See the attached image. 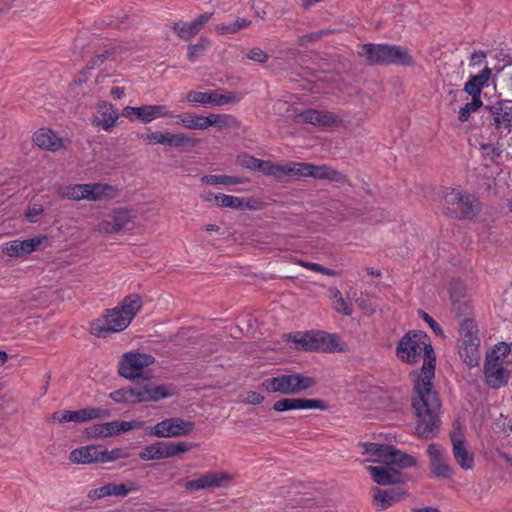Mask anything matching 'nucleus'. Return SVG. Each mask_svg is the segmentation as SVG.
Instances as JSON below:
<instances>
[{
    "label": "nucleus",
    "instance_id": "nucleus-1",
    "mask_svg": "<svg viewBox=\"0 0 512 512\" xmlns=\"http://www.w3.org/2000/svg\"><path fill=\"white\" fill-rule=\"evenodd\" d=\"M396 356L402 362L414 364L423 358L421 374L414 384L412 407L417 417L415 431L418 437L430 439L438 429L437 413L440 399L433 389L434 352L426 334L417 331L406 333L396 347Z\"/></svg>",
    "mask_w": 512,
    "mask_h": 512
},
{
    "label": "nucleus",
    "instance_id": "nucleus-2",
    "mask_svg": "<svg viewBox=\"0 0 512 512\" xmlns=\"http://www.w3.org/2000/svg\"><path fill=\"white\" fill-rule=\"evenodd\" d=\"M362 454L367 455L366 461L383 464L384 466H367L366 470L372 480L382 486L403 484L408 476L402 470L417 469L420 467L418 459L403 450L389 444L373 442L359 443Z\"/></svg>",
    "mask_w": 512,
    "mask_h": 512
},
{
    "label": "nucleus",
    "instance_id": "nucleus-3",
    "mask_svg": "<svg viewBox=\"0 0 512 512\" xmlns=\"http://www.w3.org/2000/svg\"><path fill=\"white\" fill-rule=\"evenodd\" d=\"M142 307L141 297L137 294L126 296L121 303L106 314L94 321L91 331L96 336L106 333H116L125 330Z\"/></svg>",
    "mask_w": 512,
    "mask_h": 512
},
{
    "label": "nucleus",
    "instance_id": "nucleus-4",
    "mask_svg": "<svg viewBox=\"0 0 512 512\" xmlns=\"http://www.w3.org/2000/svg\"><path fill=\"white\" fill-rule=\"evenodd\" d=\"M511 365V346L506 342L496 344L486 356L484 367L486 383L494 389L504 386L508 381Z\"/></svg>",
    "mask_w": 512,
    "mask_h": 512
},
{
    "label": "nucleus",
    "instance_id": "nucleus-5",
    "mask_svg": "<svg viewBox=\"0 0 512 512\" xmlns=\"http://www.w3.org/2000/svg\"><path fill=\"white\" fill-rule=\"evenodd\" d=\"M458 353L469 367H475L480 361V337L478 325L472 318H466L460 323L458 338Z\"/></svg>",
    "mask_w": 512,
    "mask_h": 512
},
{
    "label": "nucleus",
    "instance_id": "nucleus-6",
    "mask_svg": "<svg viewBox=\"0 0 512 512\" xmlns=\"http://www.w3.org/2000/svg\"><path fill=\"white\" fill-rule=\"evenodd\" d=\"M60 194L74 201H104L117 197L118 188L107 183L73 184L61 188Z\"/></svg>",
    "mask_w": 512,
    "mask_h": 512
},
{
    "label": "nucleus",
    "instance_id": "nucleus-7",
    "mask_svg": "<svg viewBox=\"0 0 512 512\" xmlns=\"http://www.w3.org/2000/svg\"><path fill=\"white\" fill-rule=\"evenodd\" d=\"M443 199L447 212L455 218L472 219L481 210L479 199L462 190L448 188Z\"/></svg>",
    "mask_w": 512,
    "mask_h": 512
},
{
    "label": "nucleus",
    "instance_id": "nucleus-8",
    "mask_svg": "<svg viewBox=\"0 0 512 512\" xmlns=\"http://www.w3.org/2000/svg\"><path fill=\"white\" fill-rule=\"evenodd\" d=\"M287 337L289 341L296 345V348H302L306 351L341 352L344 350V344L334 334L296 332L289 334Z\"/></svg>",
    "mask_w": 512,
    "mask_h": 512
},
{
    "label": "nucleus",
    "instance_id": "nucleus-9",
    "mask_svg": "<svg viewBox=\"0 0 512 512\" xmlns=\"http://www.w3.org/2000/svg\"><path fill=\"white\" fill-rule=\"evenodd\" d=\"M315 384L313 377L294 373L265 379L262 387L268 392L294 395L312 388Z\"/></svg>",
    "mask_w": 512,
    "mask_h": 512
},
{
    "label": "nucleus",
    "instance_id": "nucleus-10",
    "mask_svg": "<svg viewBox=\"0 0 512 512\" xmlns=\"http://www.w3.org/2000/svg\"><path fill=\"white\" fill-rule=\"evenodd\" d=\"M155 363V358L149 353L139 350L125 352L118 363V374L128 380H135L145 374L147 368Z\"/></svg>",
    "mask_w": 512,
    "mask_h": 512
},
{
    "label": "nucleus",
    "instance_id": "nucleus-11",
    "mask_svg": "<svg viewBox=\"0 0 512 512\" xmlns=\"http://www.w3.org/2000/svg\"><path fill=\"white\" fill-rule=\"evenodd\" d=\"M486 121L492 132L499 137H506L512 131V105L508 101H497L485 107Z\"/></svg>",
    "mask_w": 512,
    "mask_h": 512
},
{
    "label": "nucleus",
    "instance_id": "nucleus-12",
    "mask_svg": "<svg viewBox=\"0 0 512 512\" xmlns=\"http://www.w3.org/2000/svg\"><path fill=\"white\" fill-rule=\"evenodd\" d=\"M195 428L192 421L180 417H171L164 419L154 425L149 435L157 438H176L189 435Z\"/></svg>",
    "mask_w": 512,
    "mask_h": 512
},
{
    "label": "nucleus",
    "instance_id": "nucleus-13",
    "mask_svg": "<svg viewBox=\"0 0 512 512\" xmlns=\"http://www.w3.org/2000/svg\"><path fill=\"white\" fill-rule=\"evenodd\" d=\"M136 214L133 210L127 208H118L100 221L95 230L103 234H113L122 231L134 222Z\"/></svg>",
    "mask_w": 512,
    "mask_h": 512
},
{
    "label": "nucleus",
    "instance_id": "nucleus-14",
    "mask_svg": "<svg viewBox=\"0 0 512 512\" xmlns=\"http://www.w3.org/2000/svg\"><path fill=\"white\" fill-rule=\"evenodd\" d=\"M110 416L108 409L88 407L76 411L60 410L52 414L53 421L58 423L77 422L84 423L95 419H105Z\"/></svg>",
    "mask_w": 512,
    "mask_h": 512
},
{
    "label": "nucleus",
    "instance_id": "nucleus-15",
    "mask_svg": "<svg viewBox=\"0 0 512 512\" xmlns=\"http://www.w3.org/2000/svg\"><path fill=\"white\" fill-rule=\"evenodd\" d=\"M296 176L329 180L336 183H344L346 181V176L343 173L327 165H314L305 162H297Z\"/></svg>",
    "mask_w": 512,
    "mask_h": 512
},
{
    "label": "nucleus",
    "instance_id": "nucleus-16",
    "mask_svg": "<svg viewBox=\"0 0 512 512\" xmlns=\"http://www.w3.org/2000/svg\"><path fill=\"white\" fill-rule=\"evenodd\" d=\"M426 453L429 458V468L433 477L448 479L452 476L453 469L448 462L442 446L431 443L428 445Z\"/></svg>",
    "mask_w": 512,
    "mask_h": 512
},
{
    "label": "nucleus",
    "instance_id": "nucleus-17",
    "mask_svg": "<svg viewBox=\"0 0 512 512\" xmlns=\"http://www.w3.org/2000/svg\"><path fill=\"white\" fill-rule=\"evenodd\" d=\"M186 99L189 102L200 105H217L222 106L226 104H235L238 103L242 99V95L229 92L227 94H220L217 91L211 92H200V91H190Z\"/></svg>",
    "mask_w": 512,
    "mask_h": 512
},
{
    "label": "nucleus",
    "instance_id": "nucleus-18",
    "mask_svg": "<svg viewBox=\"0 0 512 512\" xmlns=\"http://www.w3.org/2000/svg\"><path fill=\"white\" fill-rule=\"evenodd\" d=\"M294 121L298 123H309L323 128L338 126L341 119L332 112L307 109L296 113Z\"/></svg>",
    "mask_w": 512,
    "mask_h": 512
},
{
    "label": "nucleus",
    "instance_id": "nucleus-19",
    "mask_svg": "<svg viewBox=\"0 0 512 512\" xmlns=\"http://www.w3.org/2000/svg\"><path fill=\"white\" fill-rule=\"evenodd\" d=\"M47 239V236L44 235L26 240L9 241L1 246V251L9 257H23L36 251L47 242Z\"/></svg>",
    "mask_w": 512,
    "mask_h": 512
},
{
    "label": "nucleus",
    "instance_id": "nucleus-20",
    "mask_svg": "<svg viewBox=\"0 0 512 512\" xmlns=\"http://www.w3.org/2000/svg\"><path fill=\"white\" fill-rule=\"evenodd\" d=\"M139 490V485L133 481L126 483H108L101 487L92 489L89 492V498L101 499L108 496L125 497L129 493L136 492Z\"/></svg>",
    "mask_w": 512,
    "mask_h": 512
},
{
    "label": "nucleus",
    "instance_id": "nucleus-21",
    "mask_svg": "<svg viewBox=\"0 0 512 512\" xmlns=\"http://www.w3.org/2000/svg\"><path fill=\"white\" fill-rule=\"evenodd\" d=\"M97 115L93 117V126L100 127L104 131H110L116 124L119 114L114 106L106 101H100L96 105Z\"/></svg>",
    "mask_w": 512,
    "mask_h": 512
},
{
    "label": "nucleus",
    "instance_id": "nucleus-22",
    "mask_svg": "<svg viewBox=\"0 0 512 512\" xmlns=\"http://www.w3.org/2000/svg\"><path fill=\"white\" fill-rule=\"evenodd\" d=\"M230 481V476L224 472H209L201 475L195 480L185 483L187 490L195 491L207 488H215L225 486Z\"/></svg>",
    "mask_w": 512,
    "mask_h": 512
},
{
    "label": "nucleus",
    "instance_id": "nucleus-23",
    "mask_svg": "<svg viewBox=\"0 0 512 512\" xmlns=\"http://www.w3.org/2000/svg\"><path fill=\"white\" fill-rule=\"evenodd\" d=\"M102 444H91L73 449L69 453V460L75 464L102 463Z\"/></svg>",
    "mask_w": 512,
    "mask_h": 512
},
{
    "label": "nucleus",
    "instance_id": "nucleus-24",
    "mask_svg": "<svg viewBox=\"0 0 512 512\" xmlns=\"http://www.w3.org/2000/svg\"><path fill=\"white\" fill-rule=\"evenodd\" d=\"M371 492L373 494V503L378 511H383L391 507L406 496V492L400 488L383 490L378 487H373Z\"/></svg>",
    "mask_w": 512,
    "mask_h": 512
},
{
    "label": "nucleus",
    "instance_id": "nucleus-25",
    "mask_svg": "<svg viewBox=\"0 0 512 512\" xmlns=\"http://www.w3.org/2000/svg\"><path fill=\"white\" fill-rule=\"evenodd\" d=\"M325 407L326 406L322 400L302 398H284L276 401L273 405V409L277 412L302 409L323 410Z\"/></svg>",
    "mask_w": 512,
    "mask_h": 512
},
{
    "label": "nucleus",
    "instance_id": "nucleus-26",
    "mask_svg": "<svg viewBox=\"0 0 512 512\" xmlns=\"http://www.w3.org/2000/svg\"><path fill=\"white\" fill-rule=\"evenodd\" d=\"M388 44H362L358 54L366 58L369 65H388Z\"/></svg>",
    "mask_w": 512,
    "mask_h": 512
},
{
    "label": "nucleus",
    "instance_id": "nucleus-27",
    "mask_svg": "<svg viewBox=\"0 0 512 512\" xmlns=\"http://www.w3.org/2000/svg\"><path fill=\"white\" fill-rule=\"evenodd\" d=\"M216 206L236 210H258L261 208V202L251 198L245 199L219 193V196L216 197Z\"/></svg>",
    "mask_w": 512,
    "mask_h": 512
},
{
    "label": "nucleus",
    "instance_id": "nucleus-28",
    "mask_svg": "<svg viewBox=\"0 0 512 512\" xmlns=\"http://www.w3.org/2000/svg\"><path fill=\"white\" fill-rule=\"evenodd\" d=\"M136 404L155 402L170 396L164 386L147 383L135 386Z\"/></svg>",
    "mask_w": 512,
    "mask_h": 512
},
{
    "label": "nucleus",
    "instance_id": "nucleus-29",
    "mask_svg": "<svg viewBox=\"0 0 512 512\" xmlns=\"http://www.w3.org/2000/svg\"><path fill=\"white\" fill-rule=\"evenodd\" d=\"M34 143L43 149L55 152L63 147L62 138L58 137L52 130L41 128L33 135Z\"/></svg>",
    "mask_w": 512,
    "mask_h": 512
},
{
    "label": "nucleus",
    "instance_id": "nucleus-30",
    "mask_svg": "<svg viewBox=\"0 0 512 512\" xmlns=\"http://www.w3.org/2000/svg\"><path fill=\"white\" fill-rule=\"evenodd\" d=\"M211 16L212 13H204L189 23H175L174 30L181 39L188 40L202 29Z\"/></svg>",
    "mask_w": 512,
    "mask_h": 512
},
{
    "label": "nucleus",
    "instance_id": "nucleus-31",
    "mask_svg": "<svg viewBox=\"0 0 512 512\" xmlns=\"http://www.w3.org/2000/svg\"><path fill=\"white\" fill-rule=\"evenodd\" d=\"M297 162H287L286 164L275 163L272 161H263L261 172L266 176H272L281 179L284 175L296 176Z\"/></svg>",
    "mask_w": 512,
    "mask_h": 512
},
{
    "label": "nucleus",
    "instance_id": "nucleus-32",
    "mask_svg": "<svg viewBox=\"0 0 512 512\" xmlns=\"http://www.w3.org/2000/svg\"><path fill=\"white\" fill-rule=\"evenodd\" d=\"M452 453L457 464L464 470H470L474 466V456L464 442L452 437Z\"/></svg>",
    "mask_w": 512,
    "mask_h": 512
},
{
    "label": "nucleus",
    "instance_id": "nucleus-33",
    "mask_svg": "<svg viewBox=\"0 0 512 512\" xmlns=\"http://www.w3.org/2000/svg\"><path fill=\"white\" fill-rule=\"evenodd\" d=\"M140 121L142 123H150L158 118L162 117H173L174 114L170 111L167 106L155 104V105H143L141 106Z\"/></svg>",
    "mask_w": 512,
    "mask_h": 512
},
{
    "label": "nucleus",
    "instance_id": "nucleus-34",
    "mask_svg": "<svg viewBox=\"0 0 512 512\" xmlns=\"http://www.w3.org/2000/svg\"><path fill=\"white\" fill-rule=\"evenodd\" d=\"M160 447V456L161 459L172 458L179 454L186 453L190 451L194 444L181 441V442H168V441H159Z\"/></svg>",
    "mask_w": 512,
    "mask_h": 512
},
{
    "label": "nucleus",
    "instance_id": "nucleus-35",
    "mask_svg": "<svg viewBox=\"0 0 512 512\" xmlns=\"http://www.w3.org/2000/svg\"><path fill=\"white\" fill-rule=\"evenodd\" d=\"M178 125L190 130H206L208 129V116H199L192 113H183L177 115Z\"/></svg>",
    "mask_w": 512,
    "mask_h": 512
},
{
    "label": "nucleus",
    "instance_id": "nucleus-36",
    "mask_svg": "<svg viewBox=\"0 0 512 512\" xmlns=\"http://www.w3.org/2000/svg\"><path fill=\"white\" fill-rule=\"evenodd\" d=\"M388 50V65L409 66L413 64V57L406 48L388 45Z\"/></svg>",
    "mask_w": 512,
    "mask_h": 512
},
{
    "label": "nucleus",
    "instance_id": "nucleus-37",
    "mask_svg": "<svg viewBox=\"0 0 512 512\" xmlns=\"http://www.w3.org/2000/svg\"><path fill=\"white\" fill-rule=\"evenodd\" d=\"M85 435L89 439H106L115 436L113 421L92 424L85 428Z\"/></svg>",
    "mask_w": 512,
    "mask_h": 512
},
{
    "label": "nucleus",
    "instance_id": "nucleus-38",
    "mask_svg": "<svg viewBox=\"0 0 512 512\" xmlns=\"http://www.w3.org/2000/svg\"><path fill=\"white\" fill-rule=\"evenodd\" d=\"M330 295L332 299V308L334 311L344 316H350L352 314L353 308L351 301L346 300L339 289H330Z\"/></svg>",
    "mask_w": 512,
    "mask_h": 512
},
{
    "label": "nucleus",
    "instance_id": "nucleus-39",
    "mask_svg": "<svg viewBox=\"0 0 512 512\" xmlns=\"http://www.w3.org/2000/svg\"><path fill=\"white\" fill-rule=\"evenodd\" d=\"M201 181L207 185L230 186L245 183L247 180L237 176L210 174L204 175Z\"/></svg>",
    "mask_w": 512,
    "mask_h": 512
},
{
    "label": "nucleus",
    "instance_id": "nucleus-40",
    "mask_svg": "<svg viewBox=\"0 0 512 512\" xmlns=\"http://www.w3.org/2000/svg\"><path fill=\"white\" fill-rule=\"evenodd\" d=\"M239 126L237 119L229 114H209L208 128L216 127L218 129L236 128Z\"/></svg>",
    "mask_w": 512,
    "mask_h": 512
},
{
    "label": "nucleus",
    "instance_id": "nucleus-41",
    "mask_svg": "<svg viewBox=\"0 0 512 512\" xmlns=\"http://www.w3.org/2000/svg\"><path fill=\"white\" fill-rule=\"evenodd\" d=\"M109 397L115 403L136 404L135 386L115 390L109 394Z\"/></svg>",
    "mask_w": 512,
    "mask_h": 512
},
{
    "label": "nucleus",
    "instance_id": "nucleus-42",
    "mask_svg": "<svg viewBox=\"0 0 512 512\" xmlns=\"http://www.w3.org/2000/svg\"><path fill=\"white\" fill-rule=\"evenodd\" d=\"M261 159L255 158L249 154H240L237 156L236 162L239 166L249 169L251 171H260L263 165Z\"/></svg>",
    "mask_w": 512,
    "mask_h": 512
},
{
    "label": "nucleus",
    "instance_id": "nucleus-43",
    "mask_svg": "<svg viewBox=\"0 0 512 512\" xmlns=\"http://www.w3.org/2000/svg\"><path fill=\"white\" fill-rule=\"evenodd\" d=\"M481 152L485 159L494 162L502 156L503 147L499 143L481 144Z\"/></svg>",
    "mask_w": 512,
    "mask_h": 512
},
{
    "label": "nucleus",
    "instance_id": "nucleus-44",
    "mask_svg": "<svg viewBox=\"0 0 512 512\" xmlns=\"http://www.w3.org/2000/svg\"><path fill=\"white\" fill-rule=\"evenodd\" d=\"M483 102L481 99H471L470 102H467L463 107L460 108L458 112V119L460 122H466L469 120L472 113L476 112L481 106Z\"/></svg>",
    "mask_w": 512,
    "mask_h": 512
},
{
    "label": "nucleus",
    "instance_id": "nucleus-45",
    "mask_svg": "<svg viewBox=\"0 0 512 512\" xmlns=\"http://www.w3.org/2000/svg\"><path fill=\"white\" fill-rule=\"evenodd\" d=\"M129 457V453L122 448L108 450L104 445L102 448V463L114 462Z\"/></svg>",
    "mask_w": 512,
    "mask_h": 512
},
{
    "label": "nucleus",
    "instance_id": "nucleus-46",
    "mask_svg": "<svg viewBox=\"0 0 512 512\" xmlns=\"http://www.w3.org/2000/svg\"><path fill=\"white\" fill-rule=\"evenodd\" d=\"M115 436L131 430L140 429L143 427L144 422L139 420L132 421H113Z\"/></svg>",
    "mask_w": 512,
    "mask_h": 512
},
{
    "label": "nucleus",
    "instance_id": "nucleus-47",
    "mask_svg": "<svg viewBox=\"0 0 512 512\" xmlns=\"http://www.w3.org/2000/svg\"><path fill=\"white\" fill-rule=\"evenodd\" d=\"M295 263L301 267H304L306 269H309V270L317 272V273H321L326 276H331V277L337 276V272L335 270L325 268L318 263H312V262L304 261L301 259L295 260Z\"/></svg>",
    "mask_w": 512,
    "mask_h": 512
},
{
    "label": "nucleus",
    "instance_id": "nucleus-48",
    "mask_svg": "<svg viewBox=\"0 0 512 512\" xmlns=\"http://www.w3.org/2000/svg\"><path fill=\"white\" fill-rule=\"evenodd\" d=\"M195 142L185 133L168 132L167 145L172 147H181L184 145H193Z\"/></svg>",
    "mask_w": 512,
    "mask_h": 512
},
{
    "label": "nucleus",
    "instance_id": "nucleus-49",
    "mask_svg": "<svg viewBox=\"0 0 512 512\" xmlns=\"http://www.w3.org/2000/svg\"><path fill=\"white\" fill-rule=\"evenodd\" d=\"M139 457L144 461L161 460L159 441L145 446L140 451Z\"/></svg>",
    "mask_w": 512,
    "mask_h": 512
},
{
    "label": "nucleus",
    "instance_id": "nucleus-50",
    "mask_svg": "<svg viewBox=\"0 0 512 512\" xmlns=\"http://www.w3.org/2000/svg\"><path fill=\"white\" fill-rule=\"evenodd\" d=\"M209 40L201 38L197 44L190 45L188 48V58L193 61L200 53H202L208 46Z\"/></svg>",
    "mask_w": 512,
    "mask_h": 512
},
{
    "label": "nucleus",
    "instance_id": "nucleus-51",
    "mask_svg": "<svg viewBox=\"0 0 512 512\" xmlns=\"http://www.w3.org/2000/svg\"><path fill=\"white\" fill-rule=\"evenodd\" d=\"M144 139H145L149 144H162V145H167L168 132H160V131L150 132V133H147V134L144 136Z\"/></svg>",
    "mask_w": 512,
    "mask_h": 512
},
{
    "label": "nucleus",
    "instance_id": "nucleus-52",
    "mask_svg": "<svg viewBox=\"0 0 512 512\" xmlns=\"http://www.w3.org/2000/svg\"><path fill=\"white\" fill-rule=\"evenodd\" d=\"M464 91L472 96V99H481V87L473 81V78L470 77V79L465 83L464 85Z\"/></svg>",
    "mask_w": 512,
    "mask_h": 512
},
{
    "label": "nucleus",
    "instance_id": "nucleus-53",
    "mask_svg": "<svg viewBox=\"0 0 512 512\" xmlns=\"http://www.w3.org/2000/svg\"><path fill=\"white\" fill-rule=\"evenodd\" d=\"M491 76V70L486 66L480 73L477 75L471 76L473 81H475L481 89L487 85V82Z\"/></svg>",
    "mask_w": 512,
    "mask_h": 512
},
{
    "label": "nucleus",
    "instance_id": "nucleus-54",
    "mask_svg": "<svg viewBox=\"0 0 512 512\" xmlns=\"http://www.w3.org/2000/svg\"><path fill=\"white\" fill-rule=\"evenodd\" d=\"M491 76V70L486 66L480 73L477 75L471 76L473 81H475L481 89L487 85V82Z\"/></svg>",
    "mask_w": 512,
    "mask_h": 512
},
{
    "label": "nucleus",
    "instance_id": "nucleus-55",
    "mask_svg": "<svg viewBox=\"0 0 512 512\" xmlns=\"http://www.w3.org/2000/svg\"><path fill=\"white\" fill-rule=\"evenodd\" d=\"M242 401L246 404L259 405L264 401V396L258 392L249 391Z\"/></svg>",
    "mask_w": 512,
    "mask_h": 512
},
{
    "label": "nucleus",
    "instance_id": "nucleus-56",
    "mask_svg": "<svg viewBox=\"0 0 512 512\" xmlns=\"http://www.w3.org/2000/svg\"><path fill=\"white\" fill-rule=\"evenodd\" d=\"M422 317L435 334L444 337L443 329L431 316H429L427 313H423Z\"/></svg>",
    "mask_w": 512,
    "mask_h": 512
},
{
    "label": "nucleus",
    "instance_id": "nucleus-57",
    "mask_svg": "<svg viewBox=\"0 0 512 512\" xmlns=\"http://www.w3.org/2000/svg\"><path fill=\"white\" fill-rule=\"evenodd\" d=\"M43 208L40 204H34L26 211V218L29 222H35L36 218L41 215Z\"/></svg>",
    "mask_w": 512,
    "mask_h": 512
},
{
    "label": "nucleus",
    "instance_id": "nucleus-58",
    "mask_svg": "<svg viewBox=\"0 0 512 512\" xmlns=\"http://www.w3.org/2000/svg\"><path fill=\"white\" fill-rule=\"evenodd\" d=\"M140 110H141V106L140 107L127 106L123 109L122 115L131 121L134 119H138L140 121V114H139Z\"/></svg>",
    "mask_w": 512,
    "mask_h": 512
},
{
    "label": "nucleus",
    "instance_id": "nucleus-59",
    "mask_svg": "<svg viewBox=\"0 0 512 512\" xmlns=\"http://www.w3.org/2000/svg\"><path fill=\"white\" fill-rule=\"evenodd\" d=\"M248 58L253 60V61L262 63V62H265L267 60V54L263 50H261L259 48H253L248 53Z\"/></svg>",
    "mask_w": 512,
    "mask_h": 512
},
{
    "label": "nucleus",
    "instance_id": "nucleus-60",
    "mask_svg": "<svg viewBox=\"0 0 512 512\" xmlns=\"http://www.w3.org/2000/svg\"><path fill=\"white\" fill-rule=\"evenodd\" d=\"M485 58H486V53L485 52H483V51H475L471 55L470 65H472V66L480 65L484 61Z\"/></svg>",
    "mask_w": 512,
    "mask_h": 512
},
{
    "label": "nucleus",
    "instance_id": "nucleus-61",
    "mask_svg": "<svg viewBox=\"0 0 512 512\" xmlns=\"http://www.w3.org/2000/svg\"><path fill=\"white\" fill-rule=\"evenodd\" d=\"M216 31L220 34H232V33H236L235 32V28L233 27V24H230V25H225V24H220V25H217L216 26Z\"/></svg>",
    "mask_w": 512,
    "mask_h": 512
},
{
    "label": "nucleus",
    "instance_id": "nucleus-62",
    "mask_svg": "<svg viewBox=\"0 0 512 512\" xmlns=\"http://www.w3.org/2000/svg\"><path fill=\"white\" fill-rule=\"evenodd\" d=\"M250 21L244 18H237L236 21L233 23V27L235 28V32H238L239 30L246 28L250 25Z\"/></svg>",
    "mask_w": 512,
    "mask_h": 512
},
{
    "label": "nucleus",
    "instance_id": "nucleus-63",
    "mask_svg": "<svg viewBox=\"0 0 512 512\" xmlns=\"http://www.w3.org/2000/svg\"><path fill=\"white\" fill-rule=\"evenodd\" d=\"M219 194H214L212 192H207L201 195V199L206 202H210L213 205L216 206V197H218Z\"/></svg>",
    "mask_w": 512,
    "mask_h": 512
},
{
    "label": "nucleus",
    "instance_id": "nucleus-64",
    "mask_svg": "<svg viewBox=\"0 0 512 512\" xmlns=\"http://www.w3.org/2000/svg\"><path fill=\"white\" fill-rule=\"evenodd\" d=\"M124 94H125V91H124L123 87H114L111 90V96L114 99H120L124 96Z\"/></svg>",
    "mask_w": 512,
    "mask_h": 512
}]
</instances>
